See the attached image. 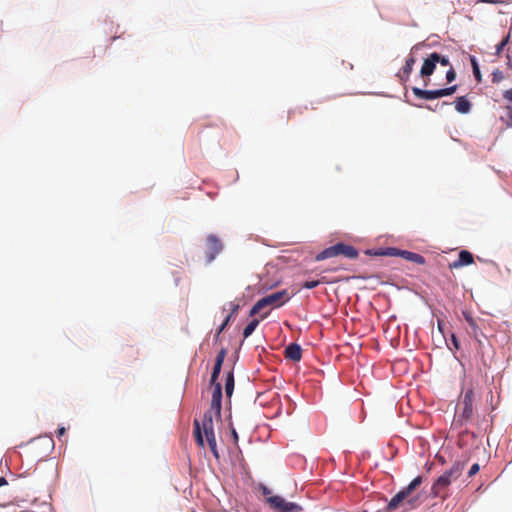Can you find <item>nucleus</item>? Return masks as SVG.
<instances>
[{"label": "nucleus", "mask_w": 512, "mask_h": 512, "mask_svg": "<svg viewBox=\"0 0 512 512\" xmlns=\"http://www.w3.org/2000/svg\"><path fill=\"white\" fill-rule=\"evenodd\" d=\"M475 393L473 388H468L462 398L463 410L460 417L464 420H469L473 415V404Z\"/></svg>", "instance_id": "nucleus-9"}, {"label": "nucleus", "mask_w": 512, "mask_h": 512, "mask_svg": "<svg viewBox=\"0 0 512 512\" xmlns=\"http://www.w3.org/2000/svg\"><path fill=\"white\" fill-rule=\"evenodd\" d=\"M233 390H234V375H233V372L230 371L227 373L226 380H225V392H226L227 397H231Z\"/></svg>", "instance_id": "nucleus-22"}, {"label": "nucleus", "mask_w": 512, "mask_h": 512, "mask_svg": "<svg viewBox=\"0 0 512 512\" xmlns=\"http://www.w3.org/2000/svg\"><path fill=\"white\" fill-rule=\"evenodd\" d=\"M433 60L436 61V63H440L442 66H449L451 65L450 60L447 56H442L436 52H433Z\"/></svg>", "instance_id": "nucleus-24"}, {"label": "nucleus", "mask_w": 512, "mask_h": 512, "mask_svg": "<svg viewBox=\"0 0 512 512\" xmlns=\"http://www.w3.org/2000/svg\"><path fill=\"white\" fill-rule=\"evenodd\" d=\"M436 61L433 60V53L429 55L428 58H426L423 62V65L420 70V74L422 77H429L431 76L436 68Z\"/></svg>", "instance_id": "nucleus-15"}, {"label": "nucleus", "mask_w": 512, "mask_h": 512, "mask_svg": "<svg viewBox=\"0 0 512 512\" xmlns=\"http://www.w3.org/2000/svg\"><path fill=\"white\" fill-rule=\"evenodd\" d=\"M473 74L478 81H481L480 69L475 58H471Z\"/></svg>", "instance_id": "nucleus-25"}, {"label": "nucleus", "mask_w": 512, "mask_h": 512, "mask_svg": "<svg viewBox=\"0 0 512 512\" xmlns=\"http://www.w3.org/2000/svg\"><path fill=\"white\" fill-rule=\"evenodd\" d=\"M474 262L473 254L467 250H462L459 255L458 259L449 263L450 269H457L462 266L471 265Z\"/></svg>", "instance_id": "nucleus-11"}, {"label": "nucleus", "mask_w": 512, "mask_h": 512, "mask_svg": "<svg viewBox=\"0 0 512 512\" xmlns=\"http://www.w3.org/2000/svg\"><path fill=\"white\" fill-rule=\"evenodd\" d=\"M213 387L211 405L208 411L221 415L222 409V386L220 383L211 384Z\"/></svg>", "instance_id": "nucleus-10"}, {"label": "nucleus", "mask_w": 512, "mask_h": 512, "mask_svg": "<svg viewBox=\"0 0 512 512\" xmlns=\"http://www.w3.org/2000/svg\"><path fill=\"white\" fill-rule=\"evenodd\" d=\"M397 76H398L399 80L401 81V77H405V74H403V72L401 71L397 74Z\"/></svg>", "instance_id": "nucleus-37"}, {"label": "nucleus", "mask_w": 512, "mask_h": 512, "mask_svg": "<svg viewBox=\"0 0 512 512\" xmlns=\"http://www.w3.org/2000/svg\"><path fill=\"white\" fill-rule=\"evenodd\" d=\"M268 314H269V311L265 312V313L261 316V319L266 318V317L268 316Z\"/></svg>", "instance_id": "nucleus-38"}, {"label": "nucleus", "mask_w": 512, "mask_h": 512, "mask_svg": "<svg viewBox=\"0 0 512 512\" xmlns=\"http://www.w3.org/2000/svg\"><path fill=\"white\" fill-rule=\"evenodd\" d=\"M477 2L499 4V3H502L503 1L502 0H477Z\"/></svg>", "instance_id": "nucleus-30"}, {"label": "nucleus", "mask_w": 512, "mask_h": 512, "mask_svg": "<svg viewBox=\"0 0 512 512\" xmlns=\"http://www.w3.org/2000/svg\"><path fill=\"white\" fill-rule=\"evenodd\" d=\"M227 355V351L225 348H222L217 356H216V359H215V364H214V367H213V371H212V375H211V379H210V384H215V383H218L217 382V379L219 377V374L221 372V368H222V365H223V362L225 360V357Z\"/></svg>", "instance_id": "nucleus-12"}, {"label": "nucleus", "mask_w": 512, "mask_h": 512, "mask_svg": "<svg viewBox=\"0 0 512 512\" xmlns=\"http://www.w3.org/2000/svg\"><path fill=\"white\" fill-rule=\"evenodd\" d=\"M291 296L289 295L287 290H281L275 293H272L270 295H267L261 299H259L251 308L250 310V316H254L258 314L263 308L267 306L272 307H281L284 305Z\"/></svg>", "instance_id": "nucleus-4"}, {"label": "nucleus", "mask_w": 512, "mask_h": 512, "mask_svg": "<svg viewBox=\"0 0 512 512\" xmlns=\"http://www.w3.org/2000/svg\"><path fill=\"white\" fill-rule=\"evenodd\" d=\"M8 482L4 477H0V487L7 485Z\"/></svg>", "instance_id": "nucleus-35"}, {"label": "nucleus", "mask_w": 512, "mask_h": 512, "mask_svg": "<svg viewBox=\"0 0 512 512\" xmlns=\"http://www.w3.org/2000/svg\"><path fill=\"white\" fill-rule=\"evenodd\" d=\"M421 483V476H417L416 478H414L407 487L400 490L396 495H394L391 498L385 510L387 512L394 511L401 505H403L405 501L409 506L415 507L418 501V497H411V494L421 485Z\"/></svg>", "instance_id": "nucleus-3"}, {"label": "nucleus", "mask_w": 512, "mask_h": 512, "mask_svg": "<svg viewBox=\"0 0 512 512\" xmlns=\"http://www.w3.org/2000/svg\"><path fill=\"white\" fill-rule=\"evenodd\" d=\"M415 62H416V59L412 55H410L406 58L405 64L402 67V72H403V74H405V77H401V83H405L408 81L409 76L413 70V66H414Z\"/></svg>", "instance_id": "nucleus-20"}, {"label": "nucleus", "mask_w": 512, "mask_h": 512, "mask_svg": "<svg viewBox=\"0 0 512 512\" xmlns=\"http://www.w3.org/2000/svg\"><path fill=\"white\" fill-rule=\"evenodd\" d=\"M232 437L234 439L235 442L238 441V434L237 432L235 431V429H232Z\"/></svg>", "instance_id": "nucleus-36"}, {"label": "nucleus", "mask_w": 512, "mask_h": 512, "mask_svg": "<svg viewBox=\"0 0 512 512\" xmlns=\"http://www.w3.org/2000/svg\"><path fill=\"white\" fill-rule=\"evenodd\" d=\"M455 109L461 114H467L471 110V103L465 96L458 97L455 101Z\"/></svg>", "instance_id": "nucleus-18"}, {"label": "nucleus", "mask_w": 512, "mask_h": 512, "mask_svg": "<svg viewBox=\"0 0 512 512\" xmlns=\"http://www.w3.org/2000/svg\"><path fill=\"white\" fill-rule=\"evenodd\" d=\"M262 493H263V495L267 496V498L272 496L271 490L265 486L262 488Z\"/></svg>", "instance_id": "nucleus-31"}, {"label": "nucleus", "mask_w": 512, "mask_h": 512, "mask_svg": "<svg viewBox=\"0 0 512 512\" xmlns=\"http://www.w3.org/2000/svg\"><path fill=\"white\" fill-rule=\"evenodd\" d=\"M455 78H456V72H455L454 68L452 67V65H450V68L446 73V79L448 82H452L455 80Z\"/></svg>", "instance_id": "nucleus-27"}, {"label": "nucleus", "mask_w": 512, "mask_h": 512, "mask_svg": "<svg viewBox=\"0 0 512 512\" xmlns=\"http://www.w3.org/2000/svg\"><path fill=\"white\" fill-rule=\"evenodd\" d=\"M457 88V85L437 90H423L418 87H413L412 92L419 99L433 100L444 96H450L457 91Z\"/></svg>", "instance_id": "nucleus-5"}, {"label": "nucleus", "mask_w": 512, "mask_h": 512, "mask_svg": "<svg viewBox=\"0 0 512 512\" xmlns=\"http://www.w3.org/2000/svg\"><path fill=\"white\" fill-rule=\"evenodd\" d=\"M438 328H439L440 331H442V323H441V321H438Z\"/></svg>", "instance_id": "nucleus-39"}, {"label": "nucleus", "mask_w": 512, "mask_h": 512, "mask_svg": "<svg viewBox=\"0 0 512 512\" xmlns=\"http://www.w3.org/2000/svg\"><path fill=\"white\" fill-rule=\"evenodd\" d=\"M230 307H231V312L230 314L225 318V320L223 321V323L221 324V326L219 327L218 329V335L224 331V329L227 327V325L229 324L230 320L232 319V317L234 315L237 314L239 308H240V305L238 303H235V302H230L229 303Z\"/></svg>", "instance_id": "nucleus-21"}, {"label": "nucleus", "mask_w": 512, "mask_h": 512, "mask_svg": "<svg viewBox=\"0 0 512 512\" xmlns=\"http://www.w3.org/2000/svg\"><path fill=\"white\" fill-rule=\"evenodd\" d=\"M479 469H480V466L478 463H475L473 464L471 467H470V470L468 472V476L469 477H472L474 476L475 474H477L479 472Z\"/></svg>", "instance_id": "nucleus-28"}, {"label": "nucleus", "mask_w": 512, "mask_h": 512, "mask_svg": "<svg viewBox=\"0 0 512 512\" xmlns=\"http://www.w3.org/2000/svg\"><path fill=\"white\" fill-rule=\"evenodd\" d=\"M452 342H453L455 348L458 349L459 348L458 340H457V338H456V336L454 334L452 335Z\"/></svg>", "instance_id": "nucleus-34"}, {"label": "nucleus", "mask_w": 512, "mask_h": 512, "mask_svg": "<svg viewBox=\"0 0 512 512\" xmlns=\"http://www.w3.org/2000/svg\"><path fill=\"white\" fill-rule=\"evenodd\" d=\"M428 109L435 111L431 106H427Z\"/></svg>", "instance_id": "nucleus-41"}, {"label": "nucleus", "mask_w": 512, "mask_h": 512, "mask_svg": "<svg viewBox=\"0 0 512 512\" xmlns=\"http://www.w3.org/2000/svg\"><path fill=\"white\" fill-rule=\"evenodd\" d=\"M509 35H507L498 45H497V53H499L508 43Z\"/></svg>", "instance_id": "nucleus-29"}, {"label": "nucleus", "mask_w": 512, "mask_h": 512, "mask_svg": "<svg viewBox=\"0 0 512 512\" xmlns=\"http://www.w3.org/2000/svg\"><path fill=\"white\" fill-rule=\"evenodd\" d=\"M392 249L393 248H389L385 254L390 256H399V253L393 251Z\"/></svg>", "instance_id": "nucleus-32"}, {"label": "nucleus", "mask_w": 512, "mask_h": 512, "mask_svg": "<svg viewBox=\"0 0 512 512\" xmlns=\"http://www.w3.org/2000/svg\"><path fill=\"white\" fill-rule=\"evenodd\" d=\"M258 325V319H253L252 321H250L243 330L244 339L248 338L255 331Z\"/></svg>", "instance_id": "nucleus-23"}, {"label": "nucleus", "mask_w": 512, "mask_h": 512, "mask_svg": "<svg viewBox=\"0 0 512 512\" xmlns=\"http://www.w3.org/2000/svg\"><path fill=\"white\" fill-rule=\"evenodd\" d=\"M503 98L509 102V104L506 105V107H505L506 116H507L506 126L512 127V88L505 90L503 92Z\"/></svg>", "instance_id": "nucleus-17"}, {"label": "nucleus", "mask_w": 512, "mask_h": 512, "mask_svg": "<svg viewBox=\"0 0 512 512\" xmlns=\"http://www.w3.org/2000/svg\"><path fill=\"white\" fill-rule=\"evenodd\" d=\"M223 243L214 234H209L206 237V250H205V259L206 263L210 264L212 263L216 257L223 251Z\"/></svg>", "instance_id": "nucleus-7"}, {"label": "nucleus", "mask_w": 512, "mask_h": 512, "mask_svg": "<svg viewBox=\"0 0 512 512\" xmlns=\"http://www.w3.org/2000/svg\"><path fill=\"white\" fill-rule=\"evenodd\" d=\"M221 415H216V413L206 411L201 421L195 419L194 420V437L197 444L200 447H204V436L208 443V446L214 455L215 458H219V453L217 450V442L216 436L214 432V418H220Z\"/></svg>", "instance_id": "nucleus-1"}, {"label": "nucleus", "mask_w": 512, "mask_h": 512, "mask_svg": "<svg viewBox=\"0 0 512 512\" xmlns=\"http://www.w3.org/2000/svg\"><path fill=\"white\" fill-rule=\"evenodd\" d=\"M463 469V463L455 462L450 469L445 471L433 483L431 487V494L434 497L445 498L447 496V489L449 485L461 476Z\"/></svg>", "instance_id": "nucleus-2"}, {"label": "nucleus", "mask_w": 512, "mask_h": 512, "mask_svg": "<svg viewBox=\"0 0 512 512\" xmlns=\"http://www.w3.org/2000/svg\"><path fill=\"white\" fill-rule=\"evenodd\" d=\"M462 315L467 322L469 326L468 333L470 336H472L475 341L477 342V351L482 353V350L484 348V344L482 342L481 337H484V334L482 333L481 327L478 323V321L471 315L468 311H463Z\"/></svg>", "instance_id": "nucleus-6"}, {"label": "nucleus", "mask_w": 512, "mask_h": 512, "mask_svg": "<svg viewBox=\"0 0 512 512\" xmlns=\"http://www.w3.org/2000/svg\"><path fill=\"white\" fill-rule=\"evenodd\" d=\"M65 432H66V429H65L64 427H60V428L58 429V432H57L58 437H59V438H60V437H62V436L65 434Z\"/></svg>", "instance_id": "nucleus-33"}, {"label": "nucleus", "mask_w": 512, "mask_h": 512, "mask_svg": "<svg viewBox=\"0 0 512 512\" xmlns=\"http://www.w3.org/2000/svg\"><path fill=\"white\" fill-rule=\"evenodd\" d=\"M392 250L399 253V256H401L405 260L414 262L419 265H423L425 263V258L420 254L406 251V250H398V249H392Z\"/></svg>", "instance_id": "nucleus-14"}, {"label": "nucleus", "mask_w": 512, "mask_h": 512, "mask_svg": "<svg viewBox=\"0 0 512 512\" xmlns=\"http://www.w3.org/2000/svg\"><path fill=\"white\" fill-rule=\"evenodd\" d=\"M340 255H343L349 259H355L358 257V251L355 247L344 243H338Z\"/></svg>", "instance_id": "nucleus-19"}, {"label": "nucleus", "mask_w": 512, "mask_h": 512, "mask_svg": "<svg viewBox=\"0 0 512 512\" xmlns=\"http://www.w3.org/2000/svg\"><path fill=\"white\" fill-rule=\"evenodd\" d=\"M482 362H483V365L486 367L487 366L486 361L483 359Z\"/></svg>", "instance_id": "nucleus-40"}, {"label": "nucleus", "mask_w": 512, "mask_h": 512, "mask_svg": "<svg viewBox=\"0 0 512 512\" xmlns=\"http://www.w3.org/2000/svg\"><path fill=\"white\" fill-rule=\"evenodd\" d=\"M270 507L277 512H302V507L294 502H288L281 496L266 498Z\"/></svg>", "instance_id": "nucleus-8"}, {"label": "nucleus", "mask_w": 512, "mask_h": 512, "mask_svg": "<svg viewBox=\"0 0 512 512\" xmlns=\"http://www.w3.org/2000/svg\"><path fill=\"white\" fill-rule=\"evenodd\" d=\"M320 283L321 281L319 280L306 281L302 284V287L306 289H313L317 287Z\"/></svg>", "instance_id": "nucleus-26"}, {"label": "nucleus", "mask_w": 512, "mask_h": 512, "mask_svg": "<svg viewBox=\"0 0 512 512\" xmlns=\"http://www.w3.org/2000/svg\"><path fill=\"white\" fill-rule=\"evenodd\" d=\"M339 255H340V251H339V247H338V243H337V244L330 246V247L324 249L323 251H321L319 254H317L315 259H316V261H322V260L336 257Z\"/></svg>", "instance_id": "nucleus-16"}, {"label": "nucleus", "mask_w": 512, "mask_h": 512, "mask_svg": "<svg viewBox=\"0 0 512 512\" xmlns=\"http://www.w3.org/2000/svg\"><path fill=\"white\" fill-rule=\"evenodd\" d=\"M285 357L292 361H300L302 357V349L300 345L291 343L285 348Z\"/></svg>", "instance_id": "nucleus-13"}]
</instances>
